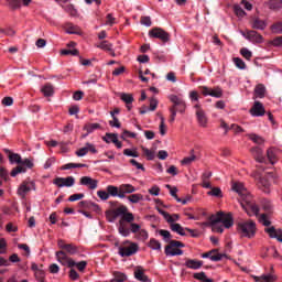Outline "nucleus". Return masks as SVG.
<instances>
[{
	"label": "nucleus",
	"mask_w": 282,
	"mask_h": 282,
	"mask_svg": "<svg viewBox=\"0 0 282 282\" xmlns=\"http://www.w3.org/2000/svg\"><path fill=\"white\" fill-rule=\"evenodd\" d=\"M106 217L110 224H113L118 217H120L119 220V235L121 237H129L131 235V231L127 227V224H131V221H135V216H133V213L129 212V208L124 205H121L117 207L113 212H107Z\"/></svg>",
	"instance_id": "nucleus-1"
},
{
	"label": "nucleus",
	"mask_w": 282,
	"mask_h": 282,
	"mask_svg": "<svg viewBox=\"0 0 282 282\" xmlns=\"http://www.w3.org/2000/svg\"><path fill=\"white\" fill-rule=\"evenodd\" d=\"M237 232L240 237L252 239L257 235V223L254 220H240L237 223Z\"/></svg>",
	"instance_id": "nucleus-2"
},
{
	"label": "nucleus",
	"mask_w": 282,
	"mask_h": 282,
	"mask_svg": "<svg viewBox=\"0 0 282 282\" xmlns=\"http://www.w3.org/2000/svg\"><path fill=\"white\" fill-rule=\"evenodd\" d=\"M212 224H223L224 228H232L235 226V219L232 214H224L223 212L217 213V215L210 216Z\"/></svg>",
	"instance_id": "nucleus-3"
},
{
	"label": "nucleus",
	"mask_w": 282,
	"mask_h": 282,
	"mask_svg": "<svg viewBox=\"0 0 282 282\" xmlns=\"http://www.w3.org/2000/svg\"><path fill=\"white\" fill-rule=\"evenodd\" d=\"M185 245L178 240H171L167 246H165V254L167 257H182L184 251L181 248H184Z\"/></svg>",
	"instance_id": "nucleus-4"
},
{
	"label": "nucleus",
	"mask_w": 282,
	"mask_h": 282,
	"mask_svg": "<svg viewBox=\"0 0 282 282\" xmlns=\"http://www.w3.org/2000/svg\"><path fill=\"white\" fill-rule=\"evenodd\" d=\"M240 206L249 217H257V215H259V206L254 204L252 196H247V198L240 200Z\"/></svg>",
	"instance_id": "nucleus-5"
},
{
	"label": "nucleus",
	"mask_w": 282,
	"mask_h": 282,
	"mask_svg": "<svg viewBox=\"0 0 282 282\" xmlns=\"http://www.w3.org/2000/svg\"><path fill=\"white\" fill-rule=\"evenodd\" d=\"M139 248L138 243L126 241L119 247V254L120 257H133V254L138 252Z\"/></svg>",
	"instance_id": "nucleus-6"
},
{
	"label": "nucleus",
	"mask_w": 282,
	"mask_h": 282,
	"mask_svg": "<svg viewBox=\"0 0 282 282\" xmlns=\"http://www.w3.org/2000/svg\"><path fill=\"white\" fill-rule=\"evenodd\" d=\"M150 39H159L162 43H169L171 41V34L164 31L162 28H154L149 31Z\"/></svg>",
	"instance_id": "nucleus-7"
},
{
	"label": "nucleus",
	"mask_w": 282,
	"mask_h": 282,
	"mask_svg": "<svg viewBox=\"0 0 282 282\" xmlns=\"http://www.w3.org/2000/svg\"><path fill=\"white\" fill-rule=\"evenodd\" d=\"M129 224H130V229H129L130 232L135 235L139 241H147V239H149V231H147L145 229H142L139 224H135L133 221Z\"/></svg>",
	"instance_id": "nucleus-8"
},
{
	"label": "nucleus",
	"mask_w": 282,
	"mask_h": 282,
	"mask_svg": "<svg viewBox=\"0 0 282 282\" xmlns=\"http://www.w3.org/2000/svg\"><path fill=\"white\" fill-rule=\"evenodd\" d=\"M231 189L237 193L240 197V202H243V199H247L250 197V192H248V188H246V185L241 182H234L231 184Z\"/></svg>",
	"instance_id": "nucleus-9"
},
{
	"label": "nucleus",
	"mask_w": 282,
	"mask_h": 282,
	"mask_svg": "<svg viewBox=\"0 0 282 282\" xmlns=\"http://www.w3.org/2000/svg\"><path fill=\"white\" fill-rule=\"evenodd\" d=\"M53 184L57 186V188H72L74 184H76V178L74 176H68V177H56L53 181Z\"/></svg>",
	"instance_id": "nucleus-10"
},
{
	"label": "nucleus",
	"mask_w": 282,
	"mask_h": 282,
	"mask_svg": "<svg viewBox=\"0 0 282 282\" xmlns=\"http://www.w3.org/2000/svg\"><path fill=\"white\" fill-rule=\"evenodd\" d=\"M194 109L196 110V118L199 127L206 129V127H208V117H206V111H204V108H202L199 104H196Z\"/></svg>",
	"instance_id": "nucleus-11"
},
{
	"label": "nucleus",
	"mask_w": 282,
	"mask_h": 282,
	"mask_svg": "<svg viewBox=\"0 0 282 282\" xmlns=\"http://www.w3.org/2000/svg\"><path fill=\"white\" fill-rule=\"evenodd\" d=\"M30 191H36V185L34 184V181H23L18 188V195H20V197H25V195H28Z\"/></svg>",
	"instance_id": "nucleus-12"
},
{
	"label": "nucleus",
	"mask_w": 282,
	"mask_h": 282,
	"mask_svg": "<svg viewBox=\"0 0 282 282\" xmlns=\"http://www.w3.org/2000/svg\"><path fill=\"white\" fill-rule=\"evenodd\" d=\"M56 260L58 261V263H61L62 265H67L68 268H74V265H76V262L67 257V253H65V251H57L55 253Z\"/></svg>",
	"instance_id": "nucleus-13"
},
{
	"label": "nucleus",
	"mask_w": 282,
	"mask_h": 282,
	"mask_svg": "<svg viewBox=\"0 0 282 282\" xmlns=\"http://www.w3.org/2000/svg\"><path fill=\"white\" fill-rule=\"evenodd\" d=\"M250 116L253 118H261L265 116V107L260 101H254L253 106L249 110Z\"/></svg>",
	"instance_id": "nucleus-14"
},
{
	"label": "nucleus",
	"mask_w": 282,
	"mask_h": 282,
	"mask_svg": "<svg viewBox=\"0 0 282 282\" xmlns=\"http://www.w3.org/2000/svg\"><path fill=\"white\" fill-rule=\"evenodd\" d=\"M264 232L269 235L270 239H276L280 243H282V229L275 228L274 226L267 227Z\"/></svg>",
	"instance_id": "nucleus-15"
},
{
	"label": "nucleus",
	"mask_w": 282,
	"mask_h": 282,
	"mask_svg": "<svg viewBox=\"0 0 282 282\" xmlns=\"http://www.w3.org/2000/svg\"><path fill=\"white\" fill-rule=\"evenodd\" d=\"M272 272L270 273H264L262 275H252V279L254 282H276L279 279L276 274L273 273V268H271Z\"/></svg>",
	"instance_id": "nucleus-16"
},
{
	"label": "nucleus",
	"mask_w": 282,
	"mask_h": 282,
	"mask_svg": "<svg viewBox=\"0 0 282 282\" xmlns=\"http://www.w3.org/2000/svg\"><path fill=\"white\" fill-rule=\"evenodd\" d=\"M79 184L80 186H87L90 191L98 188V180L91 178V176H82Z\"/></svg>",
	"instance_id": "nucleus-17"
},
{
	"label": "nucleus",
	"mask_w": 282,
	"mask_h": 282,
	"mask_svg": "<svg viewBox=\"0 0 282 282\" xmlns=\"http://www.w3.org/2000/svg\"><path fill=\"white\" fill-rule=\"evenodd\" d=\"M119 191H120V199H124V197H127V195H131V193H135V186L131 185V184H121L119 186Z\"/></svg>",
	"instance_id": "nucleus-18"
},
{
	"label": "nucleus",
	"mask_w": 282,
	"mask_h": 282,
	"mask_svg": "<svg viewBox=\"0 0 282 282\" xmlns=\"http://www.w3.org/2000/svg\"><path fill=\"white\" fill-rule=\"evenodd\" d=\"M134 279H137V281H141V282H151V279H149V276L147 275V273L144 271V268H142V267H135Z\"/></svg>",
	"instance_id": "nucleus-19"
},
{
	"label": "nucleus",
	"mask_w": 282,
	"mask_h": 282,
	"mask_svg": "<svg viewBox=\"0 0 282 282\" xmlns=\"http://www.w3.org/2000/svg\"><path fill=\"white\" fill-rule=\"evenodd\" d=\"M193 162H197V154H195V150L192 149L189 155L181 160V166H191Z\"/></svg>",
	"instance_id": "nucleus-20"
},
{
	"label": "nucleus",
	"mask_w": 282,
	"mask_h": 282,
	"mask_svg": "<svg viewBox=\"0 0 282 282\" xmlns=\"http://www.w3.org/2000/svg\"><path fill=\"white\" fill-rule=\"evenodd\" d=\"M246 39L250 41L251 43H262L263 42V36L257 31H249L247 32Z\"/></svg>",
	"instance_id": "nucleus-21"
},
{
	"label": "nucleus",
	"mask_w": 282,
	"mask_h": 282,
	"mask_svg": "<svg viewBox=\"0 0 282 282\" xmlns=\"http://www.w3.org/2000/svg\"><path fill=\"white\" fill-rule=\"evenodd\" d=\"M184 265H185V268H188L189 270H199V268H202V265H204V262L199 261V260L188 259L185 261Z\"/></svg>",
	"instance_id": "nucleus-22"
},
{
	"label": "nucleus",
	"mask_w": 282,
	"mask_h": 282,
	"mask_svg": "<svg viewBox=\"0 0 282 282\" xmlns=\"http://www.w3.org/2000/svg\"><path fill=\"white\" fill-rule=\"evenodd\" d=\"M171 102H173V106L175 110H177L178 107H182V111L184 110V99L176 96V95H170L169 96Z\"/></svg>",
	"instance_id": "nucleus-23"
},
{
	"label": "nucleus",
	"mask_w": 282,
	"mask_h": 282,
	"mask_svg": "<svg viewBox=\"0 0 282 282\" xmlns=\"http://www.w3.org/2000/svg\"><path fill=\"white\" fill-rule=\"evenodd\" d=\"M165 186L166 188L170 189V195H172L178 204H183V206L188 204V199H182L177 197V187H171V185H165Z\"/></svg>",
	"instance_id": "nucleus-24"
},
{
	"label": "nucleus",
	"mask_w": 282,
	"mask_h": 282,
	"mask_svg": "<svg viewBox=\"0 0 282 282\" xmlns=\"http://www.w3.org/2000/svg\"><path fill=\"white\" fill-rule=\"evenodd\" d=\"M100 129V123H87L84 126V131H86V134H84V138H87L89 133H94V131H98Z\"/></svg>",
	"instance_id": "nucleus-25"
},
{
	"label": "nucleus",
	"mask_w": 282,
	"mask_h": 282,
	"mask_svg": "<svg viewBox=\"0 0 282 282\" xmlns=\"http://www.w3.org/2000/svg\"><path fill=\"white\" fill-rule=\"evenodd\" d=\"M63 10L67 12L70 17H78V10L74 8V4L67 2L65 4H62Z\"/></svg>",
	"instance_id": "nucleus-26"
},
{
	"label": "nucleus",
	"mask_w": 282,
	"mask_h": 282,
	"mask_svg": "<svg viewBox=\"0 0 282 282\" xmlns=\"http://www.w3.org/2000/svg\"><path fill=\"white\" fill-rule=\"evenodd\" d=\"M267 25L265 21L259 18H254L251 23V28H253V30H265Z\"/></svg>",
	"instance_id": "nucleus-27"
},
{
	"label": "nucleus",
	"mask_w": 282,
	"mask_h": 282,
	"mask_svg": "<svg viewBox=\"0 0 282 282\" xmlns=\"http://www.w3.org/2000/svg\"><path fill=\"white\" fill-rule=\"evenodd\" d=\"M276 155H279V151L274 148H271L267 151V158L270 164H276Z\"/></svg>",
	"instance_id": "nucleus-28"
},
{
	"label": "nucleus",
	"mask_w": 282,
	"mask_h": 282,
	"mask_svg": "<svg viewBox=\"0 0 282 282\" xmlns=\"http://www.w3.org/2000/svg\"><path fill=\"white\" fill-rule=\"evenodd\" d=\"M171 231L176 232V235H181V237H186V229L182 227L180 224H172L171 225Z\"/></svg>",
	"instance_id": "nucleus-29"
},
{
	"label": "nucleus",
	"mask_w": 282,
	"mask_h": 282,
	"mask_svg": "<svg viewBox=\"0 0 282 282\" xmlns=\"http://www.w3.org/2000/svg\"><path fill=\"white\" fill-rule=\"evenodd\" d=\"M106 191L109 194V197H119L120 199V187L115 185H108L106 187Z\"/></svg>",
	"instance_id": "nucleus-30"
},
{
	"label": "nucleus",
	"mask_w": 282,
	"mask_h": 282,
	"mask_svg": "<svg viewBox=\"0 0 282 282\" xmlns=\"http://www.w3.org/2000/svg\"><path fill=\"white\" fill-rule=\"evenodd\" d=\"M252 154L254 155L257 162L263 163L265 158H263V150L259 147L252 149Z\"/></svg>",
	"instance_id": "nucleus-31"
},
{
	"label": "nucleus",
	"mask_w": 282,
	"mask_h": 282,
	"mask_svg": "<svg viewBox=\"0 0 282 282\" xmlns=\"http://www.w3.org/2000/svg\"><path fill=\"white\" fill-rule=\"evenodd\" d=\"M130 204H140V202H144V195L142 194H131L127 197Z\"/></svg>",
	"instance_id": "nucleus-32"
},
{
	"label": "nucleus",
	"mask_w": 282,
	"mask_h": 282,
	"mask_svg": "<svg viewBox=\"0 0 282 282\" xmlns=\"http://www.w3.org/2000/svg\"><path fill=\"white\" fill-rule=\"evenodd\" d=\"M69 169H87V164L67 163L61 167V171H69Z\"/></svg>",
	"instance_id": "nucleus-33"
},
{
	"label": "nucleus",
	"mask_w": 282,
	"mask_h": 282,
	"mask_svg": "<svg viewBox=\"0 0 282 282\" xmlns=\"http://www.w3.org/2000/svg\"><path fill=\"white\" fill-rule=\"evenodd\" d=\"M41 91L45 97L54 96V86H52V84H46L42 86Z\"/></svg>",
	"instance_id": "nucleus-34"
},
{
	"label": "nucleus",
	"mask_w": 282,
	"mask_h": 282,
	"mask_svg": "<svg viewBox=\"0 0 282 282\" xmlns=\"http://www.w3.org/2000/svg\"><path fill=\"white\" fill-rule=\"evenodd\" d=\"M259 187L262 188L264 193H270V181L265 177L259 180Z\"/></svg>",
	"instance_id": "nucleus-35"
},
{
	"label": "nucleus",
	"mask_w": 282,
	"mask_h": 282,
	"mask_svg": "<svg viewBox=\"0 0 282 282\" xmlns=\"http://www.w3.org/2000/svg\"><path fill=\"white\" fill-rule=\"evenodd\" d=\"M207 195H209V197H218V199H221V197H224V193L219 187H212L210 191L207 192Z\"/></svg>",
	"instance_id": "nucleus-36"
},
{
	"label": "nucleus",
	"mask_w": 282,
	"mask_h": 282,
	"mask_svg": "<svg viewBox=\"0 0 282 282\" xmlns=\"http://www.w3.org/2000/svg\"><path fill=\"white\" fill-rule=\"evenodd\" d=\"M99 50H104V52H111L113 48V44L109 43V41H102L96 45Z\"/></svg>",
	"instance_id": "nucleus-37"
},
{
	"label": "nucleus",
	"mask_w": 282,
	"mask_h": 282,
	"mask_svg": "<svg viewBox=\"0 0 282 282\" xmlns=\"http://www.w3.org/2000/svg\"><path fill=\"white\" fill-rule=\"evenodd\" d=\"M104 142L107 144H113L118 140V134L117 133H106L105 137H102Z\"/></svg>",
	"instance_id": "nucleus-38"
},
{
	"label": "nucleus",
	"mask_w": 282,
	"mask_h": 282,
	"mask_svg": "<svg viewBox=\"0 0 282 282\" xmlns=\"http://www.w3.org/2000/svg\"><path fill=\"white\" fill-rule=\"evenodd\" d=\"M148 246L151 250H162V243H160L155 238H151Z\"/></svg>",
	"instance_id": "nucleus-39"
},
{
	"label": "nucleus",
	"mask_w": 282,
	"mask_h": 282,
	"mask_svg": "<svg viewBox=\"0 0 282 282\" xmlns=\"http://www.w3.org/2000/svg\"><path fill=\"white\" fill-rule=\"evenodd\" d=\"M165 221H167V224H170L171 227L172 224H176L175 221H180V214H167L165 216Z\"/></svg>",
	"instance_id": "nucleus-40"
},
{
	"label": "nucleus",
	"mask_w": 282,
	"mask_h": 282,
	"mask_svg": "<svg viewBox=\"0 0 282 282\" xmlns=\"http://www.w3.org/2000/svg\"><path fill=\"white\" fill-rule=\"evenodd\" d=\"M254 94L258 98H263L265 96V86L259 84L254 88Z\"/></svg>",
	"instance_id": "nucleus-41"
},
{
	"label": "nucleus",
	"mask_w": 282,
	"mask_h": 282,
	"mask_svg": "<svg viewBox=\"0 0 282 282\" xmlns=\"http://www.w3.org/2000/svg\"><path fill=\"white\" fill-rule=\"evenodd\" d=\"M159 235L163 238V241H165V243H171V231L166 229H160Z\"/></svg>",
	"instance_id": "nucleus-42"
},
{
	"label": "nucleus",
	"mask_w": 282,
	"mask_h": 282,
	"mask_svg": "<svg viewBox=\"0 0 282 282\" xmlns=\"http://www.w3.org/2000/svg\"><path fill=\"white\" fill-rule=\"evenodd\" d=\"M123 155H126L127 158H140V154L138 153V150L135 148L124 149Z\"/></svg>",
	"instance_id": "nucleus-43"
},
{
	"label": "nucleus",
	"mask_w": 282,
	"mask_h": 282,
	"mask_svg": "<svg viewBox=\"0 0 282 282\" xmlns=\"http://www.w3.org/2000/svg\"><path fill=\"white\" fill-rule=\"evenodd\" d=\"M120 98L126 105L133 104V95H131V94L123 93L120 95Z\"/></svg>",
	"instance_id": "nucleus-44"
},
{
	"label": "nucleus",
	"mask_w": 282,
	"mask_h": 282,
	"mask_svg": "<svg viewBox=\"0 0 282 282\" xmlns=\"http://www.w3.org/2000/svg\"><path fill=\"white\" fill-rule=\"evenodd\" d=\"M194 279H197V281H200V282H213L212 279L206 276L205 272L195 273Z\"/></svg>",
	"instance_id": "nucleus-45"
},
{
	"label": "nucleus",
	"mask_w": 282,
	"mask_h": 282,
	"mask_svg": "<svg viewBox=\"0 0 282 282\" xmlns=\"http://www.w3.org/2000/svg\"><path fill=\"white\" fill-rule=\"evenodd\" d=\"M9 161L11 164H21V155L17 153H10L9 154Z\"/></svg>",
	"instance_id": "nucleus-46"
},
{
	"label": "nucleus",
	"mask_w": 282,
	"mask_h": 282,
	"mask_svg": "<svg viewBox=\"0 0 282 282\" xmlns=\"http://www.w3.org/2000/svg\"><path fill=\"white\" fill-rule=\"evenodd\" d=\"M234 11H235V14H236L239 19H243V17H246V11H243V9L241 8V6H239V4H235V6H234Z\"/></svg>",
	"instance_id": "nucleus-47"
},
{
	"label": "nucleus",
	"mask_w": 282,
	"mask_h": 282,
	"mask_svg": "<svg viewBox=\"0 0 282 282\" xmlns=\"http://www.w3.org/2000/svg\"><path fill=\"white\" fill-rule=\"evenodd\" d=\"M240 54H241V56H243V58H245L246 61H251V59H252V53H251V51L248 50L247 47H242V48L240 50Z\"/></svg>",
	"instance_id": "nucleus-48"
},
{
	"label": "nucleus",
	"mask_w": 282,
	"mask_h": 282,
	"mask_svg": "<svg viewBox=\"0 0 282 282\" xmlns=\"http://www.w3.org/2000/svg\"><path fill=\"white\" fill-rule=\"evenodd\" d=\"M141 150L148 160H154L155 152H153L152 150H149V148H145V147H142Z\"/></svg>",
	"instance_id": "nucleus-49"
},
{
	"label": "nucleus",
	"mask_w": 282,
	"mask_h": 282,
	"mask_svg": "<svg viewBox=\"0 0 282 282\" xmlns=\"http://www.w3.org/2000/svg\"><path fill=\"white\" fill-rule=\"evenodd\" d=\"M68 254H78V247L75 245L68 243L64 249Z\"/></svg>",
	"instance_id": "nucleus-50"
},
{
	"label": "nucleus",
	"mask_w": 282,
	"mask_h": 282,
	"mask_svg": "<svg viewBox=\"0 0 282 282\" xmlns=\"http://www.w3.org/2000/svg\"><path fill=\"white\" fill-rule=\"evenodd\" d=\"M259 221L262 226H265V227L271 226L272 224V221H270V218L265 214L260 215Z\"/></svg>",
	"instance_id": "nucleus-51"
},
{
	"label": "nucleus",
	"mask_w": 282,
	"mask_h": 282,
	"mask_svg": "<svg viewBox=\"0 0 282 282\" xmlns=\"http://www.w3.org/2000/svg\"><path fill=\"white\" fill-rule=\"evenodd\" d=\"M209 96H212V98H221L224 96V91L221 90V88L217 87L212 89Z\"/></svg>",
	"instance_id": "nucleus-52"
},
{
	"label": "nucleus",
	"mask_w": 282,
	"mask_h": 282,
	"mask_svg": "<svg viewBox=\"0 0 282 282\" xmlns=\"http://www.w3.org/2000/svg\"><path fill=\"white\" fill-rule=\"evenodd\" d=\"M234 64L236 65V67H238V69H246V62H243V59H241L240 57H235L234 58Z\"/></svg>",
	"instance_id": "nucleus-53"
},
{
	"label": "nucleus",
	"mask_w": 282,
	"mask_h": 282,
	"mask_svg": "<svg viewBox=\"0 0 282 282\" xmlns=\"http://www.w3.org/2000/svg\"><path fill=\"white\" fill-rule=\"evenodd\" d=\"M282 4V0H270L269 1V8H271V10H279V8H281Z\"/></svg>",
	"instance_id": "nucleus-54"
},
{
	"label": "nucleus",
	"mask_w": 282,
	"mask_h": 282,
	"mask_svg": "<svg viewBox=\"0 0 282 282\" xmlns=\"http://www.w3.org/2000/svg\"><path fill=\"white\" fill-rule=\"evenodd\" d=\"M28 170L23 166H17L15 169H13L11 171V177H17L19 175V173H25Z\"/></svg>",
	"instance_id": "nucleus-55"
},
{
	"label": "nucleus",
	"mask_w": 282,
	"mask_h": 282,
	"mask_svg": "<svg viewBox=\"0 0 282 282\" xmlns=\"http://www.w3.org/2000/svg\"><path fill=\"white\" fill-rule=\"evenodd\" d=\"M127 275L124 273H116L115 278L110 282H126Z\"/></svg>",
	"instance_id": "nucleus-56"
},
{
	"label": "nucleus",
	"mask_w": 282,
	"mask_h": 282,
	"mask_svg": "<svg viewBox=\"0 0 282 282\" xmlns=\"http://www.w3.org/2000/svg\"><path fill=\"white\" fill-rule=\"evenodd\" d=\"M97 197H99V199H101V202H107V199H109V192L106 191H98L97 192Z\"/></svg>",
	"instance_id": "nucleus-57"
},
{
	"label": "nucleus",
	"mask_w": 282,
	"mask_h": 282,
	"mask_svg": "<svg viewBox=\"0 0 282 282\" xmlns=\"http://www.w3.org/2000/svg\"><path fill=\"white\" fill-rule=\"evenodd\" d=\"M110 115L112 116V120L109 121L110 127H115L116 129H120V127H121L120 120H118L117 117L113 116V112H110Z\"/></svg>",
	"instance_id": "nucleus-58"
},
{
	"label": "nucleus",
	"mask_w": 282,
	"mask_h": 282,
	"mask_svg": "<svg viewBox=\"0 0 282 282\" xmlns=\"http://www.w3.org/2000/svg\"><path fill=\"white\" fill-rule=\"evenodd\" d=\"M10 8H12L13 10H19V8H21V0H7Z\"/></svg>",
	"instance_id": "nucleus-59"
},
{
	"label": "nucleus",
	"mask_w": 282,
	"mask_h": 282,
	"mask_svg": "<svg viewBox=\"0 0 282 282\" xmlns=\"http://www.w3.org/2000/svg\"><path fill=\"white\" fill-rule=\"evenodd\" d=\"M271 30L274 34H282V23L278 22L271 26Z\"/></svg>",
	"instance_id": "nucleus-60"
},
{
	"label": "nucleus",
	"mask_w": 282,
	"mask_h": 282,
	"mask_svg": "<svg viewBox=\"0 0 282 282\" xmlns=\"http://www.w3.org/2000/svg\"><path fill=\"white\" fill-rule=\"evenodd\" d=\"M249 139L252 140L256 144H263V138L257 134H249Z\"/></svg>",
	"instance_id": "nucleus-61"
},
{
	"label": "nucleus",
	"mask_w": 282,
	"mask_h": 282,
	"mask_svg": "<svg viewBox=\"0 0 282 282\" xmlns=\"http://www.w3.org/2000/svg\"><path fill=\"white\" fill-rule=\"evenodd\" d=\"M224 257H226V254L219 253L216 250V252H214V254L212 253L210 261H221V259H224Z\"/></svg>",
	"instance_id": "nucleus-62"
},
{
	"label": "nucleus",
	"mask_w": 282,
	"mask_h": 282,
	"mask_svg": "<svg viewBox=\"0 0 282 282\" xmlns=\"http://www.w3.org/2000/svg\"><path fill=\"white\" fill-rule=\"evenodd\" d=\"M212 228L214 232H224V226H221L220 223H212Z\"/></svg>",
	"instance_id": "nucleus-63"
},
{
	"label": "nucleus",
	"mask_w": 282,
	"mask_h": 282,
	"mask_svg": "<svg viewBox=\"0 0 282 282\" xmlns=\"http://www.w3.org/2000/svg\"><path fill=\"white\" fill-rule=\"evenodd\" d=\"M150 195H153L154 197H158L160 195V186L154 185L150 189H148Z\"/></svg>",
	"instance_id": "nucleus-64"
}]
</instances>
